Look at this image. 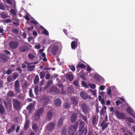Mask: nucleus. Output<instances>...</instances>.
I'll return each mask as SVG.
<instances>
[{"mask_svg":"<svg viewBox=\"0 0 135 135\" xmlns=\"http://www.w3.org/2000/svg\"><path fill=\"white\" fill-rule=\"evenodd\" d=\"M59 48V45L54 44H51L49 47L50 52L54 55H56Z\"/></svg>","mask_w":135,"mask_h":135,"instance_id":"nucleus-1","label":"nucleus"},{"mask_svg":"<svg viewBox=\"0 0 135 135\" xmlns=\"http://www.w3.org/2000/svg\"><path fill=\"white\" fill-rule=\"evenodd\" d=\"M74 124V125H70L69 127V135H74L78 126V122H76Z\"/></svg>","mask_w":135,"mask_h":135,"instance_id":"nucleus-2","label":"nucleus"},{"mask_svg":"<svg viewBox=\"0 0 135 135\" xmlns=\"http://www.w3.org/2000/svg\"><path fill=\"white\" fill-rule=\"evenodd\" d=\"M80 109L84 114H87L89 112V108L87 104L83 102L79 103Z\"/></svg>","mask_w":135,"mask_h":135,"instance_id":"nucleus-3","label":"nucleus"},{"mask_svg":"<svg viewBox=\"0 0 135 135\" xmlns=\"http://www.w3.org/2000/svg\"><path fill=\"white\" fill-rule=\"evenodd\" d=\"M13 107L16 110H18L20 109L21 103L19 101L16 99H13L12 101Z\"/></svg>","mask_w":135,"mask_h":135,"instance_id":"nucleus-4","label":"nucleus"},{"mask_svg":"<svg viewBox=\"0 0 135 135\" xmlns=\"http://www.w3.org/2000/svg\"><path fill=\"white\" fill-rule=\"evenodd\" d=\"M9 47L11 49H17L19 46V43L17 41H11L9 43Z\"/></svg>","mask_w":135,"mask_h":135,"instance_id":"nucleus-5","label":"nucleus"},{"mask_svg":"<svg viewBox=\"0 0 135 135\" xmlns=\"http://www.w3.org/2000/svg\"><path fill=\"white\" fill-rule=\"evenodd\" d=\"M115 114L117 117L119 119H124L126 118V116L125 113L119 112L117 110H116Z\"/></svg>","mask_w":135,"mask_h":135,"instance_id":"nucleus-6","label":"nucleus"},{"mask_svg":"<svg viewBox=\"0 0 135 135\" xmlns=\"http://www.w3.org/2000/svg\"><path fill=\"white\" fill-rule=\"evenodd\" d=\"M14 86L15 91L17 93H20V86L18 80H17L15 82Z\"/></svg>","mask_w":135,"mask_h":135,"instance_id":"nucleus-7","label":"nucleus"},{"mask_svg":"<svg viewBox=\"0 0 135 135\" xmlns=\"http://www.w3.org/2000/svg\"><path fill=\"white\" fill-rule=\"evenodd\" d=\"M59 90L55 86H52L50 89L49 90V93L52 94H59Z\"/></svg>","mask_w":135,"mask_h":135,"instance_id":"nucleus-8","label":"nucleus"},{"mask_svg":"<svg viewBox=\"0 0 135 135\" xmlns=\"http://www.w3.org/2000/svg\"><path fill=\"white\" fill-rule=\"evenodd\" d=\"M24 62L26 63L27 65V68L28 71H33L35 68L36 66L35 65H32V64L28 62L26 60H25L24 61Z\"/></svg>","mask_w":135,"mask_h":135,"instance_id":"nucleus-9","label":"nucleus"},{"mask_svg":"<svg viewBox=\"0 0 135 135\" xmlns=\"http://www.w3.org/2000/svg\"><path fill=\"white\" fill-rule=\"evenodd\" d=\"M53 116V110H50L47 112L46 119L48 121H50L51 120Z\"/></svg>","mask_w":135,"mask_h":135,"instance_id":"nucleus-10","label":"nucleus"},{"mask_svg":"<svg viewBox=\"0 0 135 135\" xmlns=\"http://www.w3.org/2000/svg\"><path fill=\"white\" fill-rule=\"evenodd\" d=\"M19 51L20 53H23L26 52L29 50L28 47L25 45H22L19 47Z\"/></svg>","mask_w":135,"mask_h":135,"instance_id":"nucleus-11","label":"nucleus"},{"mask_svg":"<svg viewBox=\"0 0 135 135\" xmlns=\"http://www.w3.org/2000/svg\"><path fill=\"white\" fill-rule=\"evenodd\" d=\"M55 124L53 122H50L47 126V129L49 131H51L54 129Z\"/></svg>","mask_w":135,"mask_h":135,"instance_id":"nucleus-12","label":"nucleus"},{"mask_svg":"<svg viewBox=\"0 0 135 135\" xmlns=\"http://www.w3.org/2000/svg\"><path fill=\"white\" fill-rule=\"evenodd\" d=\"M8 57L4 54H0V62H5L7 61Z\"/></svg>","mask_w":135,"mask_h":135,"instance_id":"nucleus-13","label":"nucleus"},{"mask_svg":"<svg viewBox=\"0 0 135 135\" xmlns=\"http://www.w3.org/2000/svg\"><path fill=\"white\" fill-rule=\"evenodd\" d=\"M87 131V128H80L78 131V135H86Z\"/></svg>","mask_w":135,"mask_h":135,"instance_id":"nucleus-14","label":"nucleus"},{"mask_svg":"<svg viewBox=\"0 0 135 135\" xmlns=\"http://www.w3.org/2000/svg\"><path fill=\"white\" fill-rule=\"evenodd\" d=\"M6 114L5 109L4 107L0 104V115L1 116L5 115Z\"/></svg>","mask_w":135,"mask_h":135,"instance_id":"nucleus-15","label":"nucleus"},{"mask_svg":"<svg viewBox=\"0 0 135 135\" xmlns=\"http://www.w3.org/2000/svg\"><path fill=\"white\" fill-rule=\"evenodd\" d=\"M78 114H79V117L80 118H81L86 123L88 122V120L87 119V117L86 116H85L82 114L80 111H79L78 112Z\"/></svg>","mask_w":135,"mask_h":135,"instance_id":"nucleus-16","label":"nucleus"},{"mask_svg":"<svg viewBox=\"0 0 135 135\" xmlns=\"http://www.w3.org/2000/svg\"><path fill=\"white\" fill-rule=\"evenodd\" d=\"M80 95L81 97L84 100L87 99L88 94L84 91H82L80 93Z\"/></svg>","mask_w":135,"mask_h":135,"instance_id":"nucleus-17","label":"nucleus"},{"mask_svg":"<svg viewBox=\"0 0 135 135\" xmlns=\"http://www.w3.org/2000/svg\"><path fill=\"white\" fill-rule=\"evenodd\" d=\"M3 102L6 109H8V108L9 109L12 108V104L11 102H6L5 100H4Z\"/></svg>","mask_w":135,"mask_h":135,"instance_id":"nucleus-18","label":"nucleus"},{"mask_svg":"<svg viewBox=\"0 0 135 135\" xmlns=\"http://www.w3.org/2000/svg\"><path fill=\"white\" fill-rule=\"evenodd\" d=\"M77 114L76 113H74L71 115L70 121L71 122L73 123L75 122L77 119Z\"/></svg>","mask_w":135,"mask_h":135,"instance_id":"nucleus-19","label":"nucleus"},{"mask_svg":"<svg viewBox=\"0 0 135 135\" xmlns=\"http://www.w3.org/2000/svg\"><path fill=\"white\" fill-rule=\"evenodd\" d=\"M78 39H76V41H73L71 43V48L75 50L78 46L77 41Z\"/></svg>","mask_w":135,"mask_h":135,"instance_id":"nucleus-20","label":"nucleus"},{"mask_svg":"<svg viewBox=\"0 0 135 135\" xmlns=\"http://www.w3.org/2000/svg\"><path fill=\"white\" fill-rule=\"evenodd\" d=\"M98 120V118L96 116L93 117L92 119V124L95 125L97 124Z\"/></svg>","mask_w":135,"mask_h":135,"instance_id":"nucleus-21","label":"nucleus"},{"mask_svg":"<svg viewBox=\"0 0 135 135\" xmlns=\"http://www.w3.org/2000/svg\"><path fill=\"white\" fill-rule=\"evenodd\" d=\"M66 77L67 80L71 81L74 78V76L73 74L71 73L68 74L66 75Z\"/></svg>","mask_w":135,"mask_h":135,"instance_id":"nucleus-22","label":"nucleus"},{"mask_svg":"<svg viewBox=\"0 0 135 135\" xmlns=\"http://www.w3.org/2000/svg\"><path fill=\"white\" fill-rule=\"evenodd\" d=\"M41 99L42 101L45 103H48L50 99L49 97L46 95L42 96Z\"/></svg>","mask_w":135,"mask_h":135,"instance_id":"nucleus-23","label":"nucleus"},{"mask_svg":"<svg viewBox=\"0 0 135 135\" xmlns=\"http://www.w3.org/2000/svg\"><path fill=\"white\" fill-rule=\"evenodd\" d=\"M70 101L74 106L77 105L78 104V100L77 99L74 97L70 99Z\"/></svg>","mask_w":135,"mask_h":135,"instance_id":"nucleus-24","label":"nucleus"},{"mask_svg":"<svg viewBox=\"0 0 135 135\" xmlns=\"http://www.w3.org/2000/svg\"><path fill=\"white\" fill-rule=\"evenodd\" d=\"M108 126V124L107 123L105 122L104 121H102L100 125V127H102V130L103 131H104L105 128L107 127Z\"/></svg>","mask_w":135,"mask_h":135,"instance_id":"nucleus-25","label":"nucleus"},{"mask_svg":"<svg viewBox=\"0 0 135 135\" xmlns=\"http://www.w3.org/2000/svg\"><path fill=\"white\" fill-rule=\"evenodd\" d=\"M61 104V101L59 98L57 99L55 101L54 104L56 106H60Z\"/></svg>","mask_w":135,"mask_h":135,"instance_id":"nucleus-26","label":"nucleus"},{"mask_svg":"<svg viewBox=\"0 0 135 135\" xmlns=\"http://www.w3.org/2000/svg\"><path fill=\"white\" fill-rule=\"evenodd\" d=\"M68 92L69 94L73 93L74 91V89L72 86H69L67 88V89Z\"/></svg>","mask_w":135,"mask_h":135,"instance_id":"nucleus-27","label":"nucleus"},{"mask_svg":"<svg viewBox=\"0 0 135 135\" xmlns=\"http://www.w3.org/2000/svg\"><path fill=\"white\" fill-rule=\"evenodd\" d=\"M35 102V101H34L32 103H31L30 104L27 106L26 108V109H27L29 110H31L34 106Z\"/></svg>","mask_w":135,"mask_h":135,"instance_id":"nucleus-28","label":"nucleus"},{"mask_svg":"<svg viewBox=\"0 0 135 135\" xmlns=\"http://www.w3.org/2000/svg\"><path fill=\"white\" fill-rule=\"evenodd\" d=\"M15 124H13L11 127L9 129L7 132V133L8 134H10L15 129Z\"/></svg>","mask_w":135,"mask_h":135,"instance_id":"nucleus-29","label":"nucleus"},{"mask_svg":"<svg viewBox=\"0 0 135 135\" xmlns=\"http://www.w3.org/2000/svg\"><path fill=\"white\" fill-rule=\"evenodd\" d=\"M29 121L27 118L26 119L24 127V128L25 129H27L29 127Z\"/></svg>","mask_w":135,"mask_h":135,"instance_id":"nucleus-30","label":"nucleus"},{"mask_svg":"<svg viewBox=\"0 0 135 135\" xmlns=\"http://www.w3.org/2000/svg\"><path fill=\"white\" fill-rule=\"evenodd\" d=\"M66 94V91L65 89H64V87H62L61 88V91H59V94L62 95H65Z\"/></svg>","mask_w":135,"mask_h":135,"instance_id":"nucleus-31","label":"nucleus"},{"mask_svg":"<svg viewBox=\"0 0 135 135\" xmlns=\"http://www.w3.org/2000/svg\"><path fill=\"white\" fill-rule=\"evenodd\" d=\"M44 112V109L43 108H40L37 111L36 113L40 116Z\"/></svg>","mask_w":135,"mask_h":135,"instance_id":"nucleus-32","label":"nucleus"},{"mask_svg":"<svg viewBox=\"0 0 135 135\" xmlns=\"http://www.w3.org/2000/svg\"><path fill=\"white\" fill-rule=\"evenodd\" d=\"M64 119L62 117L60 118L57 122L58 126L59 127H61L62 125V122Z\"/></svg>","mask_w":135,"mask_h":135,"instance_id":"nucleus-33","label":"nucleus"},{"mask_svg":"<svg viewBox=\"0 0 135 135\" xmlns=\"http://www.w3.org/2000/svg\"><path fill=\"white\" fill-rule=\"evenodd\" d=\"M0 15L1 17L3 18H8V17L7 13L6 12H3Z\"/></svg>","mask_w":135,"mask_h":135,"instance_id":"nucleus-34","label":"nucleus"},{"mask_svg":"<svg viewBox=\"0 0 135 135\" xmlns=\"http://www.w3.org/2000/svg\"><path fill=\"white\" fill-rule=\"evenodd\" d=\"M38 128V126L35 123L33 124L32 128L35 132H36Z\"/></svg>","mask_w":135,"mask_h":135,"instance_id":"nucleus-35","label":"nucleus"},{"mask_svg":"<svg viewBox=\"0 0 135 135\" xmlns=\"http://www.w3.org/2000/svg\"><path fill=\"white\" fill-rule=\"evenodd\" d=\"M28 58L31 60H33L35 58V56L32 53H30L27 56Z\"/></svg>","mask_w":135,"mask_h":135,"instance_id":"nucleus-36","label":"nucleus"},{"mask_svg":"<svg viewBox=\"0 0 135 135\" xmlns=\"http://www.w3.org/2000/svg\"><path fill=\"white\" fill-rule=\"evenodd\" d=\"M29 96L31 98H35V96L33 93L32 89L31 88H30L29 89Z\"/></svg>","mask_w":135,"mask_h":135,"instance_id":"nucleus-37","label":"nucleus"},{"mask_svg":"<svg viewBox=\"0 0 135 135\" xmlns=\"http://www.w3.org/2000/svg\"><path fill=\"white\" fill-rule=\"evenodd\" d=\"M12 78L13 80H15L19 76V74L17 73H15L12 74Z\"/></svg>","mask_w":135,"mask_h":135,"instance_id":"nucleus-38","label":"nucleus"},{"mask_svg":"<svg viewBox=\"0 0 135 135\" xmlns=\"http://www.w3.org/2000/svg\"><path fill=\"white\" fill-rule=\"evenodd\" d=\"M39 78L38 75H36L34 80V83L35 84H37L39 82Z\"/></svg>","mask_w":135,"mask_h":135,"instance_id":"nucleus-39","label":"nucleus"},{"mask_svg":"<svg viewBox=\"0 0 135 135\" xmlns=\"http://www.w3.org/2000/svg\"><path fill=\"white\" fill-rule=\"evenodd\" d=\"M7 95L8 97H13L14 95L13 92L12 91H9L7 94Z\"/></svg>","mask_w":135,"mask_h":135,"instance_id":"nucleus-40","label":"nucleus"},{"mask_svg":"<svg viewBox=\"0 0 135 135\" xmlns=\"http://www.w3.org/2000/svg\"><path fill=\"white\" fill-rule=\"evenodd\" d=\"M126 119L129 122L134 123V120L131 118L127 117H126V118L125 119Z\"/></svg>","mask_w":135,"mask_h":135,"instance_id":"nucleus-41","label":"nucleus"},{"mask_svg":"<svg viewBox=\"0 0 135 135\" xmlns=\"http://www.w3.org/2000/svg\"><path fill=\"white\" fill-rule=\"evenodd\" d=\"M64 107L65 109L70 108L71 107L70 104L68 103H65L64 104Z\"/></svg>","mask_w":135,"mask_h":135,"instance_id":"nucleus-42","label":"nucleus"},{"mask_svg":"<svg viewBox=\"0 0 135 135\" xmlns=\"http://www.w3.org/2000/svg\"><path fill=\"white\" fill-rule=\"evenodd\" d=\"M13 80L12 77L11 75L9 76L7 78V81L9 83H10Z\"/></svg>","mask_w":135,"mask_h":135,"instance_id":"nucleus-43","label":"nucleus"},{"mask_svg":"<svg viewBox=\"0 0 135 135\" xmlns=\"http://www.w3.org/2000/svg\"><path fill=\"white\" fill-rule=\"evenodd\" d=\"M85 124V122L84 121H81L79 123V126L80 127L82 128H86V127H84V125Z\"/></svg>","mask_w":135,"mask_h":135,"instance_id":"nucleus-44","label":"nucleus"},{"mask_svg":"<svg viewBox=\"0 0 135 135\" xmlns=\"http://www.w3.org/2000/svg\"><path fill=\"white\" fill-rule=\"evenodd\" d=\"M34 91L36 95H38V87L37 86H36L34 89Z\"/></svg>","mask_w":135,"mask_h":135,"instance_id":"nucleus-45","label":"nucleus"},{"mask_svg":"<svg viewBox=\"0 0 135 135\" xmlns=\"http://www.w3.org/2000/svg\"><path fill=\"white\" fill-rule=\"evenodd\" d=\"M45 75V73L43 71H41L40 73V76L41 79H42L44 78Z\"/></svg>","mask_w":135,"mask_h":135,"instance_id":"nucleus-46","label":"nucleus"},{"mask_svg":"<svg viewBox=\"0 0 135 135\" xmlns=\"http://www.w3.org/2000/svg\"><path fill=\"white\" fill-rule=\"evenodd\" d=\"M40 116L36 113L34 117L35 120L36 121H37L40 119Z\"/></svg>","mask_w":135,"mask_h":135,"instance_id":"nucleus-47","label":"nucleus"},{"mask_svg":"<svg viewBox=\"0 0 135 135\" xmlns=\"http://www.w3.org/2000/svg\"><path fill=\"white\" fill-rule=\"evenodd\" d=\"M86 67V66L84 64H80L78 65V67L80 68L81 69H84Z\"/></svg>","mask_w":135,"mask_h":135,"instance_id":"nucleus-48","label":"nucleus"},{"mask_svg":"<svg viewBox=\"0 0 135 135\" xmlns=\"http://www.w3.org/2000/svg\"><path fill=\"white\" fill-rule=\"evenodd\" d=\"M12 31L14 33L18 34L19 33L18 30L16 28H14L12 30Z\"/></svg>","mask_w":135,"mask_h":135,"instance_id":"nucleus-49","label":"nucleus"},{"mask_svg":"<svg viewBox=\"0 0 135 135\" xmlns=\"http://www.w3.org/2000/svg\"><path fill=\"white\" fill-rule=\"evenodd\" d=\"M69 68L73 71H74L75 70V67L73 65H70Z\"/></svg>","mask_w":135,"mask_h":135,"instance_id":"nucleus-50","label":"nucleus"},{"mask_svg":"<svg viewBox=\"0 0 135 135\" xmlns=\"http://www.w3.org/2000/svg\"><path fill=\"white\" fill-rule=\"evenodd\" d=\"M73 84L76 86H79V85L78 80H76L74 81H73Z\"/></svg>","mask_w":135,"mask_h":135,"instance_id":"nucleus-51","label":"nucleus"},{"mask_svg":"<svg viewBox=\"0 0 135 135\" xmlns=\"http://www.w3.org/2000/svg\"><path fill=\"white\" fill-rule=\"evenodd\" d=\"M57 86L60 88H62V87H64V85L61 82L58 83L57 84Z\"/></svg>","mask_w":135,"mask_h":135,"instance_id":"nucleus-52","label":"nucleus"},{"mask_svg":"<svg viewBox=\"0 0 135 135\" xmlns=\"http://www.w3.org/2000/svg\"><path fill=\"white\" fill-rule=\"evenodd\" d=\"M90 91L92 93V94L94 96H95L96 97H97L96 90H94L93 91L92 90H90Z\"/></svg>","mask_w":135,"mask_h":135,"instance_id":"nucleus-53","label":"nucleus"},{"mask_svg":"<svg viewBox=\"0 0 135 135\" xmlns=\"http://www.w3.org/2000/svg\"><path fill=\"white\" fill-rule=\"evenodd\" d=\"M17 98L20 100H23L24 99V97L21 95H19L17 97Z\"/></svg>","mask_w":135,"mask_h":135,"instance_id":"nucleus-54","label":"nucleus"},{"mask_svg":"<svg viewBox=\"0 0 135 135\" xmlns=\"http://www.w3.org/2000/svg\"><path fill=\"white\" fill-rule=\"evenodd\" d=\"M10 12L11 13L14 15H16V13L15 9H11L10 11Z\"/></svg>","mask_w":135,"mask_h":135,"instance_id":"nucleus-55","label":"nucleus"},{"mask_svg":"<svg viewBox=\"0 0 135 135\" xmlns=\"http://www.w3.org/2000/svg\"><path fill=\"white\" fill-rule=\"evenodd\" d=\"M81 84L85 88L88 87V86L85 81H82L81 82Z\"/></svg>","mask_w":135,"mask_h":135,"instance_id":"nucleus-56","label":"nucleus"},{"mask_svg":"<svg viewBox=\"0 0 135 135\" xmlns=\"http://www.w3.org/2000/svg\"><path fill=\"white\" fill-rule=\"evenodd\" d=\"M0 9L2 10L5 9V7L1 3H0Z\"/></svg>","mask_w":135,"mask_h":135,"instance_id":"nucleus-57","label":"nucleus"},{"mask_svg":"<svg viewBox=\"0 0 135 135\" xmlns=\"http://www.w3.org/2000/svg\"><path fill=\"white\" fill-rule=\"evenodd\" d=\"M43 33L45 35H48L49 33L47 31L46 29H45L43 31Z\"/></svg>","mask_w":135,"mask_h":135,"instance_id":"nucleus-58","label":"nucleus"},{"mask_svg":"<svg viewBox=\"0 0 135 135\" xmlns=\"http://www.w3.org/2000/svg\"><path fill=\"white\" fill-rule=\"evenodd\" d=\"M12 22V20L9 18L7 19L5 21H4V22H5L6 23H9L11 22Z\"/></svg>","mask_w":135,"mask_h":135,"instance_id":"nucleus-59","label":"nucleus"},{"mask_svg":"<svg viewBox=\"0 0 135 135\" xmlns=\"http://www.w3.org/2000/svg\"><path fill=\"white\" fill-rule=\"evenodd\" d=\"M58 76V75L56 74H54L53 75H52L51 77V78L52 79H55Z\"/></svg>","mask_w":135,"mask_h":135,"instance_id":"nucleus-60","label":"nucleus"},{"mask_svg":"<svg viewBox=\"0 0 135 135\" xmlns=\"http://www.w3.org/2000/svg\"><path fill=\"white\" fill-rule=\"evenodd\" d=\"M127 112L129 114H131L132 113V110L130 108H127Z\"/></svg>","mask_w":135,"mask_h":135,"instance_id":"nucleus-61","label":"nucleus"},{"mask_svg":"<svg viewBox=\"0 0 135 135\" xmlns=\"http://www.w3.org/2000/svg\"><path fill=\"white\" fill-rule=\"evenodd\" d=\"M50 74L49 73H47L45 76V79L47 80L49 79L50 78Z\"/></svg>","mask_w":135,"mask_h":135,"instance_id":"nucleus-62","label":"nucleus"},{"mask_svg":"<svg viewBox=\"0 0 135 135\" xmlns=\"http://www.w3.org/2000/svg\"><path fill=\"white\" fill-rule=\"evenodd\" d=\"M66 130L65 129H63L62 131V135H66Z\"/></svg>","mask_w":135,"mask_h":135,"instance_id":"nucleus-63","label":"nucleus"},{"mask_svg":"<svg viewBox=\"0 0 135 135\" xmlns=\"http://www.w3.org/2000/svg\"><path fill=\"white\" fill-rule=\"evenodd\" d=\"M26 63H25L24 62L21 65V68L23 69H25L26 68L27 66V65H26Z\"/></svg>","mask_w":135,"mask_h":135,"instance_id":"nucleus-64","label":"nucleus"}]
</instances>
